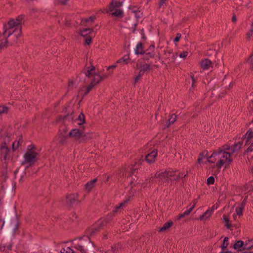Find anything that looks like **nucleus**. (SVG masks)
Masks as SVG:
<instances>
[{
  "mask_svg": "<svg viewBox=\"0 0 253 253\" xmlns=\"http://www.w3.org/2000/svg\"><path fill=\"white\" fill-rule=\"evenodd\" d=\"M61 253H74V251L70 248L67 247L62 248L60 251Z\"/></svg>",
  "mask_w": 253,
  "mask_h": 253,
  "instance_id": "2f4dec72",
  "label": "nucleus"
},
{
  "mask_svg": "<svg viewBox=\"0 0 253 253\" xmlns=\"http://www.w3.org/2000/svg\"><path fill=\"white\" fill-rule=\"evenodd\" d=\"M155 46L154 45H151L149 47V50L153 51L154 50ZM154 57V54L151 52H148L145 53L144 59L145 60H149L151 58H153Z\"/></svg>",
  "mask_w": 253,
  "mask_h": 253,
  "instance_id": "4be33fe9",
  "label": "nucleus"
},
{
  "mask_svg": "<svg viewBox=\"0 0 253 253\" xmlns=\"http://www.w3.org/2000/svg\"><path fill=\"white\" fill-rule=\"evenodd\" d=\"M253 32H251V30L247 33V35L249 38L251 37V36L252 35Z\"/></svg>",
  "mask_w": 253,
  "mask_h": 253,
  "instance_id": "0e129e2a",
  "label": "nucleus"
},
{
  "mask_svg": "<svg viewBox=\"0 0 253 253\" xmlns=\"http://www.w3.org/2000/svg\"><path fill=\"white\" fill-rule=\"evenodd\" d=\"M82 132L79 129H73L69 133V136L80 143Z\"/></svg>",
  "mask_w": 253,
  "mask_h": 253,
  "instance_id": "9d476101",
  "label": "nucleus"
},
{
  "mask_svg": "<svg viewBox=\"0 0 253 253\" xmlns=\"http://www.w3.org/2000/svg\"><path fill=\"white\" fill-rule=\"evenodd\" d=\"M212 211H210L209 210L207 211L206 212H204L203 214H202L200 217V219L201 220H202L204 217L208 218L209 217H210Z\"/></svg>",
  "mask_w": 253,
  "mask_h": 253,
  "instance_id": "72a5a7b5",
  "label": "nucleus"
},
{
  "mask_svg": "<svg viewBox=\"0 0 253 253\" xmlns=\"http://www.w3.org/2000/svg\"><path fill=\"white\" fill-rule=\"evenodd\" d=\"M61 3L62 4H65L67 2L68 0H59Z\"/></svg>",
  "mask_w": 253,
  "mask_h": 253,
  "instance_id": "69168bd1",
  "label": "nucleus"
},
{
  "mask_svg": "<svg viewBox=\"0 0 253 253\" xmlns=\"http://www.w3.org/2000/svg\"><path fill=\"white\" fill-rule=\"evenodd\" d=\"M217 158L216 157H215V158H213L212 159H211L210 158V157H208V159H207V162H209V163H215V162L217 160Z\"/></svg>",
  "mask_w": 253,
  "mask_h": 253,
  "instance_id": "de8ad7c7",
  "label": "nucleus"
},
{
  "mask_svg": "<svg viewBox=\"0 0 253 253\" xmlns=\"http://www.w3.org/2000/svg\"><path fill=\"white\" fill-rule=\"evenodd\" d=\"M234 248L235 250H238V251H241L242 249L245 250V249H250L252 248L251 247L249 246L248 245V244H244V242L241 240L237 241L234 245Z\"/></svg>",
  "mask_w": 253,
  "mask_h": 253,
  "instance_id": "f8f14e48",
  "label": "nucleus"
},
{
  "mask_svg": "<svg viewBox=\"0 0 253 253\" xmlns=\"http://www.w3.org/2000/svg\"><path fill=\"white\" fill-rule=\"evenodd\" d=\"M140 69L145 72L149 71L151 70V67L150 64L146 63L141 65Z\"/></svg>",
  "mask_w": 253,
  "mask_h": 253,
  "instance_id": "c756f323",
  "label": "nucleus"
},
{
  "mask_svg": "<svg viewBox=\"0 0 253 253\" xmlns=\"http://www.w3.org/2000/svg\"><path fill=\"white\" fill-rule=\"evenodd\" d=\"M144 73H145V72L140 69L139 74H138L139 77H141L142 76H143L144 75Z\"/></svg>",
  "mask_w": 253,
  "mask_h": 253,
  "instance_id": "052dcab7",
  "label": "nucleus"
},
{
  "mask_svg": "<svg viewBox=\"0 0 253 253\" xmlns=\"http://www.w3.org/2000/svg\"><path fill=\"white\" fill-rule=\"evenodd\" d=\"M92 138V134L91 133L87 132V133H83L82 132L81 137L80 141V143H83L84 142H86L88 140L91 139Z\"/></svg>",
  "mask_w": 253,
  "mask_h": 253,
  "instance_id": "f3484780",
  "label": "nucleus"
},
{
  "mask_svg": "<svg viewBox=\"0 0 253 253\" xmlns=\"http://www.w3.org/2000/svg\"><path fill=\"white\" fill-rule=\"evenodd\" d=\"M171 53H172V51L171 50H167V51H165V54L166 56H168Z\"/></svg>",
  "mask_w": 253,
  "mask_h": 253,
  "instance_id": "e2e57ef3",
  "label": "nucleus"
},
{
  "mask_svg": "<svg viewBox=\"0 0 253 253\" xmlns=\"http://www.w3.org/2000/svg\"><path fill=\"white\" fill-rule=\"evenodd\" d=\"M8 40L7 38L5 37V39L4 41L0 40V49L1 50L4 48H6L8 46Z\"/></svg>",
  "mask_w": 253,
  "mask_h": 253,
  "instance_id": "bb28decb",
  "label": "nucleus"
},
{
  "mask_svg": "<svg viewBox=\"0 0 253 253\" xmlns=\"http://www.w3.org/2000/svg\"><path fill=\"white\" fill-rule=\"evenodd\" d=\"M79 202L78 196L76 194H72L66 197V203L67 206H72L78 204Z\"/></svg>",
  "mask_w": 253,
  "mask_h": 253,
  "instance_id": "6e6552de",
  "label": "nucleus"
},
{
  "mask_svg": "<svg viewBox=\"0 0 253 253\" xmlns=\"http://www.w3.org/2000/svg\"><path fill=\"white\" fill-rule=\"evenodd\" d=\"M244 209V208L243 207H241V206H239L238 207H237L236 208V214L237 215H238L239 216L242 215V213H243V211Z\"/></svg>",
  "mask_w": 253,
  "mask_h": 253,
  "instance_id": "4c0bfd02",
  "label": "nucleus"
},
{
  "mask_svg": "<svg viewBox=\"0 0 253 253\" xmlns=\"http://www.w3.org/2000/svg\"><path fill=\"white\" fill-rule=\"evenodd\" d=\"M247 62L253 68V54L252 55L248 60Z\"/></svg>",
  "mask_w": 253,
  "mask_h": 253,
  "instance_id": "c03bdc74",
  "label": "nucleus"
},
{
  "mask_svg": "<svg viewBox=\"0 0 253 253\" xmlns=\"http://www.w3.org/2000/svg\"><path fill=\"white\" fill-rule=\"evenodd\" d=\"M208 152L207 151H204L200 153L199 158L197 160V162L199 164H201L202 160L205 158H208Z\"/></svg>",
  "mask_w": 253,
  "mask_h": 253,
  "instance_id": "5701e85b",
  "label": "nucleus"
},
{
  "mask_svg": "<svg viewBox=\"0 0 253 253\" xmlns=\"http://www.w3.org/2000/svg\"><path fill=\"white\" fill-rule=\"evenodd\" d=\"M176 115H175V114H171L170 118L169 119V125L168 126V127L171 124L174 123L176 120Z\"/></svg>",
  "mask_w": 253,
  "mask_h": 253,
  "instance_id": "473e14b6",
  "label": "nucleus"
},
{
  "mask_svg": "<svg viewBox=\"0 0 253 253\" xmlns=\"http://www.w3.org/2000/svg\"><path fill=\"white\" fill-rule=\"evenodd\" d=\"M191 79L192 80V87L194 88L196 85L195 84V83L196 82V79L194 78L193 75L191 76Z\"/></svg>",
  "mask_w": 253,
  "mask_h": 253,
  "instance_id": "8fccbe9b",
  "label": "nucleus"
},
{
  "mask_svg": "<svg viewBox=\"0 0 253 253\" xmlns=\"http://www.w3.org/2000/svg\"><path fill=\"white\" fill-rule=\"evenodd\" d=\"M127 201H125L124 202L121 203L119 206L116 207L112 211L113 214L117 213L123 206L127 203Z\"/></svg>",
  "mask_w": 253,
  "mask_h": 253,
  "instance_id": "a878e982",
  "label": "nucleus"
},
{
  "mask_svg": "<svg viewBox=\"0 0 253 253\" xmlns=\"http://www.w3.org/2000/svg\"><path fill=\"white\" fill-rule=\"evenodd\" d=\"M78 120L81 122L78 123V125H81L84 124L85 122L84 115L83 113H81L78 116Z\"/></svg>",
  "mask_w": 253,
  "mask_h": 253,
  "instance_id": "7c9ffc66",
  "label": "nucleus"
},
{
  "mask_svg": "<svg viewBox=\"0 0 253 253\" xmlns=\"http://www.w3.org/2000/svg\"><path fill=\"white\" fill-rule=\"evenodd\" d=\"M173 225V222L171 221H168L165 223L163 226L159 228V231L160 232H164L168 230L170 227Z\"/></svg>",
  "mask_w": 253,
  "mask_h": 253,
  "instance_id": "412c9836",
  "label": "nucleus"
},
{
  "mask_svg": "<svg viewBox=\"0 0 253 253\" xmlns=\"http://www.w3.org/2000/svg\"><path fill=\"white\" fill-rule=\"evenodd\" d=\"M35 149V146L34 145H29L28 147L27 150H30L31 151H33Z\"/></svg>",
  "mask_w": 253,
  "mask_h": 253,
  "instance_id": "13d9d810",
  "label": "nucleus"
},
{
  "mask_svg": "<svg viewBox=\"0 0 253 253\" xmlns=\"http://www.w3.org/2000/svg\"><path fill=\"white\" fill-rule=\"evenodd\" d=\"M237 20V19L236 16L235 15H233L232 17V21L233 23H236Z\"/></svg>",
  "mask_w": 253,
  "mask_h": 253,
  "instance_id": "bf43d9fd",
  "label": "nucleus"
},
{
  "mask_svg": "<svg viewBox=\"0 0 253 253\" xmlns=\"http://www.w3.org/2000/svg\"><path fill=\"white\" fill-rule=\"evenodd\" d=\"M107 223V221L105 219L98 221L96 223V226L90 229V234L91 235H93L96 232L105 226Z\"/></svg>",
  "mask_w": 253,
  "mask_h": 253,
  "instance_id": "9b49d317",
  "label": "nucleus"
},
{
  "mask_svg": "<svg viewBox=\"0 0 253 253\" xmlns=\"http://www.w3.org/2000/svg\"><path fill=\"white\" fill-rule=\"evenodd\" d=\"M135 53L136 54H144L145 51L143 50V46L141 42H138L136 46L135 49Z\"/></svg>",
  "mask_w": 253,
  "mask_h": 253,
  "instance_id": "aec40b11",
  "label": "nucleus"
},
{
  "mask_svg": "<svg viewBox=\"0 0 253 253\" xmlns=\"http://www.w3.org/2000/svg\"><path fill=\"white\" fill-rule=\"evenodd\" d=\"M129 56L128 55L124 56L123 57L117 60L116 63H123L124 64H127V61L129 60Z\"/></svg>",
  "mask_w": 253,
  "mask_h": 253,
  "instance_id": "393cba45",
  "label": "nucleus"
},
{
  "mask_svg": "<svg viewBox=\"0 0 253 253\" xmlns=\"http://www.w3.org/2000/svg\"><path fill=\"white\" fill-rule=\"evenodd\" d=\"M95 19V17L92 16L89 17L88 18L82 19V21H81L82 24L85 25V23L88 22L89 21L93 22V21H94Z\"/></svg>",
  "mask_w": 253,
  "mask_h": 253,
  "instance_id": "cd10ccee",
  "label": "nucleus"
},
{
  "mask_svg": "<svg viewBox=\"0 0 253 253\" xmlns=\"http://www.w3.org/2000/svg\"><path fill=\"white\" fill-rule=\"evenodd\" d=\"M181 34L180 33H177L176 34V37L174 39V42H179L180 38H181Z\"/></svg>",
  "mask_w": 253,
  "mask_h": 253,
  "instance_id": "09e8293b",
  "label": "nucleus"
},
{
  "mask_svg": "<svg viewBox=\"0 0 253 253\" xmlns=\"http://www.w3.org/2000/svg\"><path fill=\"white\" fill-rule=\"evenodd\" d=\"M253 137V130H249L247 133L243 135L242 140L246 139L245 145H250L249 147L247 149L246 152H252L253 151V141L252 138Z\"/></svg>",
  "mask_w": 253,
  "mask_h": 253,
  "instance_id": "423d86ee",
  "label": "nucleus"
},
{
  "mask_svg": "<svg viewBox=\"0 0 253 253\" xmlns=\"http://www.w3.org/2000/svg\"><path fill=\"white\" fill-rule=\"evenodd\" d=\"M8 108L5 106H0V115L8 112Z\"/></svg>",
  "mask_w": 253,
  "mask_h": 253,
  "instance_id": "ea45409f",
  "label": "nucleus"
},
{
  "mask_svg": "<svg viewBox=\"0 0 253 253\" xmlns=\"http://www.w3.org/2000/svg\"><path fill=\"white\" fill-rule=\"evenodd\" d=\"M141 163L139 161L138 162H135L134 165L131 166L130 168V172L128 174L129 176H132L137 172L138 169L139 168L141 165Z\"/></svg>",
  "mask_w": 253,
  "mask_h": 253,
  "instance_id": "dca6fc26",
  "label": "nucleus"
},
{
  "mask_svg": "<svg viewBox=\"0 0 253 253\" xmlns=\"http://www.w3.org/2000/svg\"><path fill=\"white\" fill-rule=\"evenodd\" d=\"M18 148V147L17 146L16 142L15 141L13 143L12 146V149L13 151H15L16 150H17Z\"/></svg>",
  "mask_w": 253,
  "mask_h": 253,
  "instance_id": "3c124183",
  "label": "nucleus"
},
{
  "mask_svg": "<svg viewBox=\"0 0 253 253\" xmlns=\"http://www.w3.org/2000/svg\"><path fill=\"white\" fill-rule=\"evenodd\" d=\"M4 224V220L0 217V224L1 225L0 229H2Z\"/></svg>",
  "mask_w": 253,
  "mask_h": 253,
  "instance_id": "4d7b16f0",
  "label": "nucleus"
},
{
  "mask_svg": "<svg viewBox=\"0 0 253 253\" xmlns=\"http://www.w3.org/2000/svg\"><path fill=\"white\" fill-rule=\"evenodd\" d=\"M247 198H248V196H247L246 197H245L244 198V199L243 200V201L242 202L241 204V205L240 206L241 207H243L244 208H245V205L247 203Z\"/></svg>",
  "mask_w": 253,
  "mask_h": 253,
  "instance_id": "603ef678",
  "label": "nucleus"
},
{
  "mask_svg": "<svg viewBox=\"0 0 253 253\" xmlns=\"http://www.w3.org/2000/svg\"><path fill=\"white\" fill-rule=\"evenodd\" d=\"M231 148L232 146H230L227 144L224 145L222 146V149H220L223 151L227 152L229 151V152H231Z\"/></svg>",
  "mask_w": 253,
  "mask_h": 253,
  "instance_id": "a19ab883",
  "label": "nucleus"
},
{
  "mask_svg": "<svg viewBox=\"0 0 253 253\" xmlns=\"http://www.w3.org/2000/svg\"><path fill=\"white\" fill-rule=\"evenodd\" d=\"M116 67H117L116 64H114V65H113L110 66H109V67L107 68V71H109V70H110L111 69H115V68H116Z\"/></svg>",
  "mask_w": 253,
  "mask_h": 253,
  "instance_id": "6e6d98bb",
  "label": "nucleus"
},
{
  "mask_svg": "<svg viewBox=\"0 0 253 253\" xmlns=\"http://www.w3.org/2000/svg\"><path fill=\"white\" fill-rule=\"evenodd\" d=\"M177 56H178V54L177 53H175L172 55V59L174 60L177 57Z\"/></svg>",
  "mask_w": 253,
  "mask_h": 253,
  "instance_id": "338daca9",
  "label": "nucleus"
},
{
  "mask_svg": "<svg viewBox=\"0 0 253 253\" xmlns=\"http://www.w3.org/2000/svg\"><path fill=\"white\" fill-rule=\"evenodd\" d=\"M75 248L80 251L81 253H86L83 246L82 245L77 244L75 246Z\"/></svg>",
  "mask_w": 253,
  "mask_h": 253,
  "instance_id": "58836bf2",
  "label": "nucleus"
},
{
  "mask_svg": "<svg viewBox=\"0 0 253 253\" xmlns=\"http://www.w3.org/2000/svg\"><path fill=\"white\" fill-rule=\"evenodd\" d=\"M94 86L95 85H94L92 83H90V84L87 86L86 88V91L83 94V96H84L86 95H87Z\"/></svg>",
  "mask_w": 253,
  "mask_h": 253,
  "instance_id": "c9c22d12",
  "label": "nucleus"
},
{
  "mask_svg": "<svg viewBox=\"0 0 253 253\" xmlns=\"http://www.w3.org/2000/svg\"><path fill=\"white\" fill-rule=\"evenodd\" d=\"M24 17V15H21L17 16L15 19H10L8 21L7 25L4 26V31L2 35L5 36L7 33L6 37L8 38L10 36L13 34L16 40H17L22 34L21 23Z\"/></svg>",
  "mask_w": 253,
  "mask_h": 253,
  "instance_id": "f257e3e1",
  "label": "nucleus"
},
{
  "mask_svg": "<svg viewBox=\"0 0 253 253\" xmlns=\"http://www.w3.org/2000/svg\"><path fill=\"white\" fill-rule=\"evenodd\" d=\"M38 153L30 150H27L24 156V160L22 162V165L27 164L26 168L28 169L32 167L37 161L38 159L37 158Z\"/></svg>",
  "mask_w": 253,
  "mask_h": 253,
  "instance_id": "20e7f679",
  "label": "nucleus"
},
{
  "mask_svg": "<svg viewBox=\"0 0 253 253\" xmlns=\"http://www.w3.org/2000/svg\"><path fill=\"white\" fill-rule=\"evenodd\" d=\"M231 157V156L229 152L223 151L219 149L214 151L210 156V158L212 159L213 158L216 157L218 162L216 164V167L219 169L223 166L225 162H227L229 164L233 161V159Z\"/></svg>",
  "mask_w": 253,
  "mask_h": 253,
  "instance_id": "7ed1b4c3",
  "label": "nucleus"
},
{
  "mask_svg": "<svg viewBox=\"0 0 253 253\" xmlns=\"http://www.w3.org/2000/svg\"><path fill=\"white\" fill-rule=\"evenodd\" d=\"M167 0H160V3H159V6L161 7L162 5H163L164 3L166 2Z\"/></svg>",
  "mask_w": 253,
  "mask_h": 253,
  "instance_id": "680f3d73",
  "label": "nucleus"
},
{
  "mask_svg": "<svg viewBox=\"0 0 253 253\" xmlns=\"http://www.w3.org/2000/svg\"><path fill=\"white\" fill-rule=\"evenodd\" d=\"M140 77H139V76H137L135 78V79H134V82L135 83H136V82H138V81L139 80V79H140Z\"/></svg>",
  "mask_w": 253,
  "mask_h": 253,
  "instance_id": "774afa93",
  "label": "nucleus"
},
{
  "mask_svg": "<svg viewBox=\"0 0 253 253\" xmlns=\"http://www.w3.org/2000/svg\"><path fill=\"white\" fill-rule=\"evenodd\" d=\"M120 248V247L119 245H115L112 247L111 252L113 253H117Z\"/></svg>",
  "mask_w": 253,
  "mask_h": 253,
  "instance_id": "79ce46f5",
  "label": "nucleus"
},
{
  "mask_svg": "<svg viewBox=\"0 0 253 253\" xmlns=\"http://www.w3.org/2000/svg\"><path fill=\"white\" fill-rule=\"evenodd\" d=\"M123 2V1H121L119 0H113L110 4V6H113L115 8H119L122 6Z\"/></svg>",
  "mask_w": 253,
  "mask_h": 253,
  "instance_id": "b1692460",
  "label": "nucleus"
},
{
  "mask_svg": "<svg viewBox=\"0 0 253 253\" xmlns=\"http://www.w3.org/2000/svg\"><path fill=\"white\" fill-rule=\"evenodd\" d=\"M91 42V38L90 37H88L85 40V43L87 44H89Z\"/></svg>",
  "mask_w": 253,
  "mask_h": 253,
  "instance_id": "864d4df0",
  "label": "nucleus"
},
{
  "mask_svg": "<svg viewBox=\"0 0 253 253\" xmlns=\"http://www.w3.org/2000/svg\"><path fill=\"white\" fill-rule=\"evenodd\" d=\"M188 54V52L184 51L179 54V56L180 58H185L187 56Z\"/></svg>",
  "mask_w": 253,
  "mask_h": 253,
  "instance_id": "a18cd8bd",
  "label": "nucleus"
},
{
  "mask_svg": "<svg viewBox=\"0 0 253 253\" xmlns=\"http://www.w3.org/2000/svg\"><path fill=\"white\" fill-rule=\"evenodd\" d=\"M109 11L110 13L116 17H123V12L122 10L119 9L118 8H115L113 6H110Z\"/></svg>",
  "mask_w": 253,
  "mask_h": 253,
  "instance_id": "ddd939ff",
  "label": "nucleus"
},
{
  "mask_svg": "<svg viewBox=\"0 0 253 253\" xmlns=\"http://www.w3.org/2000/svg\"><path fill=\"white\" fill-rule=\"evenodd\" d=\"M178 170H173L172 169H168L164 171H162L156 174V176L164 180V182H171L172 183L174 181H178L183 175V173H178L176 174Z\"/></svg>",
  "mask_w": 253,
  "mask_h": 253,
  "instance_id": "f03ea898",
  "label": "nucleus"
},
{
  "mask_svg": "<svg viewBox=\"0 0 253 253\" xmlns=\"http://www.w3.org/2000/svg\"><path fill=\"white\" fill-rule=\"evenodd\" d=\"M195 207V205H193L192 207H191L190 208H189L188 209H187L185 211H184L183 213H180L179 214L178 216H177V219H180L182 218H183L184 217H185L186 216L189 215L190 214V213L192 211V210H193L194 208Z\"/></svg>",
  "mask_w": 253,
  "mask_h": 253,
  "instance_id": "6ab92c4d",
  "label": "nucleus"
},
{
  "mask_svg": "<svg viewBox=\"0 0 253 253\" xmlns=\"http://www.w3.org/2000/svg\"><path fill=\"white\" fill-rule=\"evenodd\" d=\"M97 181V178H94V179L87 182L85 185V189L88 191H90L93 187H94L95 185V183Z\"/></svg>",
  "mask_w": 253,
  "mask_h": 253,
  "instance_id": "a211bd4d",
  "label": "nucleus"
},
{
  "mask_svg": "<svg viewBox=\"0 0 253 253\" xmlns=\"http://www.w3.org/2000/svg\"><path fill=\"white\" fill-rule=\"evenodd\" d=\"M243 141H239L237 143H235L234 145L232 146L231 152H229L231 156L234 153L239 151L242 147Z\"/></svg>",
  "mask_w": 253,
  "mask_h": 253,
  "instance_id": "2eb2a0df",
  "label": "nucleus"
},
{
  "mask_svg": "<svg viewBox=\"0 0 253 253\" xmlns=\"http://www.w3.org/2000/svg\"><path fill=\"white\" fill-rule=\"evenodd\" d=\"M158 155L157 149H154L150 153L146 155L145 160L149 164L154 163L156 161V159Z\"/></svg>",
  "mask_w": 253,
  "mask_h": 253,
  "instance_id": "1a4fd4ad",
  "label": "nucleus"
},
{
  "mask_svg": "<svg viewBox=\"0 0 253 253\" xmlns=\"http://www.w3.org/2000/svg\"><path fill=\"white\" fill-rule=\"evenodd\" d=\"M223 218L224 221L225 222V223H226L225 226H226L227 228L228 229H230L231 225L230 223V220L228 218V216L225 215H223Z\"/></svg>",
  "mask_w": 253,
  "mask_h": 253,
  "instance_id": "c85d7f7f",
  "label": "nucleus"
},
{
  "mask_svg": "<svg viewBox=\"0 0 253 253\" xmlns=\"http://www.w3.org/2000/svg\"><path fill=\"white\" fill-rule=\"evenodd\" d=\"M15 142H16L17 146L19 147L20 144L22 143V138H19L18 140H16Z\"/></svg>",
  "mask_w": 253,
  "mask_h": 253,
  "instance_id": "5fc2aeb1",
  "label": "nucleus"
},
{
  "mask_svg": "<svg viewBox=\"0 0 253 253\" xmlns=\"http://www.w3.org/2000/svg\"><path fill=\"white\" fill-rule=\"evenodd\" d=\"M214 178L213 176H211L207 179V183L208 185L213 184L214 183Z\"/></svg>",
  "mask_w": 253,
  "mask_h": 253,
  "instance_id": "37998d69",
  "label": "nucleus"
},
{
  "mask_svg": "<svg viewBox=\"0 0 253 253\" xmlns=\"http://www.w3.org/2000/svg\"><path fill=\"white\" fill-rule=\"evenodd\" d=\"M92 29L90 28H84V29H83V30H82L81 31V35L83 36V37H84L86 35H87V34H84V32H86L87 33H91V32L92 31Z\"/></svg>",
  "mask_w": 253,
  "mask_h": 253,
  "instance_id": "f704fd0d",
  "label": "nucleus"
},
{
  "mask_svg": "<svg viewBox=\"0 0 253 253\" xmlns=\"http://www.w3.org/2000/svg\"><path fill=\"white\" fill-rule=\"evenodd\" d=\"M228 238L225 237L223 240L222 245H221V249L223 251H224L228 245Z\"/></svg>",
  "mask_w": 253,
  "mask_h": 253,
  "instance_id": "e433bc0d",
  "label": "nucleus"
},
{
  "mask_svg": "<svg viewBox=\"0 0 253 253\" xmlns=\"http://www.w3.org/2000/svg\"><path fill=\"white\" fill-rule=\"evenodd\" d=\"M10 150L7 147L5 142L2 143L0 146V155L2 157V161H4L6 163L7 160H9L8 154Z\"/></svg>",
  "mask_w": 253,
  "mask_h": 253,
  "instance_id": "0eeeda50",
  "label": "nucleus"
},
{
  "mask_svg": "<svg viewBox=\"0 0 253 253\" xmlns=\"http://www.w3.org/2000/svg\"><path fill=\"white\" fill-rule=\"evenodd\" d=\"M200 65L204 70H208L212 67V63L208 59H204L201 61Z\"/></svg>",
  "mask_w": 253,
  "mask_h": 253,
  "instance_id": "4468645a",
  "label": "nucleus"
},
{
  "mask_svg": "<svg viewBox=\"0 0 253 253\" xmlns=\"http://www.w3.org/2000/svg\"><path fill=\"white\" fill-rule=\"evenodd\" d=\"M67 138V136H64L62 137L59 140V142L62 144H65L66 143Z\"/></svg>",
  "mask_w": 253,
  "mask_h": 253,
  "instance_id": "49530a36",
  "label": "nucleus"
},
{
  "mask_svg": "<svg viewBox=\"0 0 253 253\" xmlns=\"http://www.w3.org/2000/svg\"><path fill=\"white\" fill-rule=\"evenodd\" d=\"M94 70V66H91L87 68L86 71L84 72V74L85 75L88 77H90L92 76H93V78L92 79L91 83L95 85L102 81V78H101V76L100 75L94 74L93 73Z\"/></svg>",
  "mask_w": 253,
  "mask_h": 253,
  "instance_id": "39448f33",
  "label": "nucleus"
}]
</instances>
